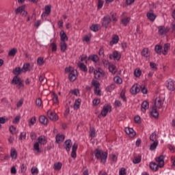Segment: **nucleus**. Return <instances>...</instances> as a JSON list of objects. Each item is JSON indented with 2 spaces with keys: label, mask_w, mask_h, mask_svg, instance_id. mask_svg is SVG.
<instances>
[{
  "label": "nucleus",
  "mask_w": 175,
  "mask_h": 175,
  "mask_svg": "<svg viewBox=\"0 0 175 175\" xmlns=\"http://www.w3.org/2000/svg\"><path fill=\"white\" fill-rule=\"evenodd\" d=\"M94 155L96 159H100L102 163H106L107 159V152H103L100 149H96L94 150Z\"/></svg>",
  "instance_id": "obj_1"
},
{
  "label": "nucleus",
  "mask_w": 175,
  "mask_h": 175,
  "mask_svg": "<svg viewBox=\"0 0 175 175\" xmlns=\"http://www.w3.org/2000/svg\"><path fill=\"white\" fill-rule=\"evenodd\" d=\"M166 158L165 155H161L159 157H156L154 159L155 161L157 162V165H159V167L160 168L163 167V166H165V159Z\"/></svg>",
  "instance_id": "obj_2"
},
{
  "label": "nucleus",
  "mask_w": 175,
  "mask_h": 175,
  "mask_svg": "<svg viewBox=\"0 0 175 175\" xmlns=\"http://www.w3.org/2000/svg\"><path fill=\"white\" fill-rule=\"evenodd\" d=\"M165 85L169 91H174L175 90V81L172 79H169L165 82Z\"/></svg>",
  "instance_id": "obj_3"
},
{
  "label": "nucleus",
  "mask_w": 175,
  "mask_h": 175,
  "mask_svg": "<svg viewBox=\"0 0 175 175\" xmlns=\"http://www.w3.org/2000/svg\"><path fill=\"white\" fill-rule=\"evenodd\" d=\"M12 84L17 85V88H21V85H23V81H21L20 77L18 76H14L12 79Z\"/></svg>",
  "instance_id": "obj_4"
},
{
  "label": "nucleus",
  "mask_w": 175,
  "mask_h": 175,
  "mask_svg": "<svg viewBox=\"0 0 175 175\" xmlns=\"http://www.w3.org/2000/svg\"><path fill=\"white\" fill-rule=\"evenodd\" d=\"M163 102H165V99L161 97H157L154 100L155 107H157V109H162Z\"/></svg>",
  "instance_id": "obj_5"
},
{
  "label": "nucleus",
  "mask_w": 175,
  "mask_h": 175,
  "mask_svg": "<svg viewBox=\"0 0 175 175\" xmlns=\"http://www.w3.org/2000/svg\"><path fill=\"white\" fill-rule=\"evenodd\" d=\"M47 116L49 117V118H50V120H52V121L58 120V116H57V113L51 109H49L47 111Z\"/></svg>",
  "instance_id": "obj_6"
},
{
  "label": "nucleus",
  "mask_w": 175,
  "mask_h": 175,
  "mask_svg": "<svg viewBox=\"0 0 175 175\" xmlns=\"http://www.w3.org/2000/svg\"><path fill=\"white\" fill-rule=\"evenodd\" d=\"M94 75L95 79H100V77H103V76H105V71L100 68L94 70Z\"/></svg>",
  "instance_id": "obj_7"
},
{
  "label": "nucleus",
  "mask_w": 175,
  "mask_h": 175,
  "mask_svg": "<svg viewBox=\"0 0 175 175\" xmlns=\"http://www.w3.org/2000/svg\"><path fill=\"white\" fill-rule=\"evenodd\" d=\"M110 111H111V106L109 105H104L101 111V116H103V117H106L107 116V113H110Z\"/></svg>",
  "instance_id": "obj_8"
},
{
  "label": "nucleus",
  "mask_w": 175,
  "mask_h": 175,
  "mask_svg": "<svg viewBox=\"0 0 175 175\" xmlns=\"http://www.w3.org/2000/svg\"><path fill=\"white\" fill-rule=\"evenodd\" d=\"M130 92L132 95H137L140 92V88L137 85V83H135L131 88Z\"/></svg>",
  "instance_id": "obj_9"
},
{
  "label": "nucleus",
  "mask_w": 175,
  "mask_h": 175,
  "mask_svg": "<svg viewBox=\"0 0 175 175\" xmlns=\"http://www.w3.org/2000/svg\"><path fill=\"white\" fill-rule=\"evenodd\" d=\"M110 23H111V18H110V16L107 15L103 17V27H105V28H107Z\"/></svg>",
  "instance_id": "obj_10"
},
{
  "label": "nucleus",
  "mask_w": 175,
  "mask_h": 175,
  "mask_svg": "<svg viewBox=\"0 0 175 175\" xmlns=\"http://www.w3.org/2000/svg\"><path fill=\"white\" fill-rule=\"evenodd\" d=\"M109 58L110 59H114V61H120L121 59V53L117 51H115L112 55H109Z\"/></svg>",
  "instance_id": "obj_11"
},
{
  "label": "nucleus",
  "mask_w": 175,
  "mask_h": 175,
  "mask_svg": "<svg viewBox=\"0 0 175 175\" xmlns=\"http://www.w3.org/2000/svg\"><path fill=\"white\" fill-rule=\"evenodd\" d=\"M124 131L126 132V135L129 136V137H135L136 136V132L132 128L126 127L124 129Z\"/></svg>",
  "instance_id": "obj_12"
},
{
  "label": "nucleus",
  "mask_w": 175,
  "mask_h": 175,
  "mask_svg": "<svg viewBox=\"0 0 175 175\" xmlns=\"http://www.w3.org/2000/svg\"><path fill=\"white\" fill-rule=\"evenodd\" d=\"M68 79L70 81H75L77 79V70H72L69 74Z\"/></svg>",
  "instance_id": "obj_13"
},
{
  "label": "nucleus",
  "mask_w": 175,
  "mask_h": 175,
  "mask_svg": "<svg viewBox=\"0 0 175 175\" xmlns=\"http://www.w3.org/2000/svg\"><path fill=\"white\" fill-rule=\"evenodd\" d=\"M45 12L41 15L42 18L47 17L51 13V5H46L44 8Z\"/></svg>",
  "instance_id": "obj_14"
},
{
  "label": "nucleus",
  "mask_w": 175,
  "mask_h": 175,
  "mask_svg": "<svg viewBox=\"0 0 175 175\" xmlns=\"http://www.w3.org/2000/svg\"><path fill=\"white\" fill-rule=\"evenodd\" d=\"M37 143H38L42 146H44V144H47V137H46V136H44V135H40L38 138Z\"/></svg>",
  "instance_id": "obj_15"
},
{
  "label": "nucleus",
  "mask_w": 175,
  "mask_h": 175,
  "mask_svg": "<svg viewBox=\"0 0 175 175\" xmlns=\"http://www.w3.org/2000/svg\"><path fill=\"white\" fill-rule=\"evenodd\" d=\"M148 107H150V104L148 103V101L145 100L142 103L141 111L143 113H146V111L148 110Z\"/></svg>",
  "instance_id": "obj_16"
},
{
  "label": "nucleus",
  "mask_w": 175,
  "mask_h": 175,
  "mask_svg": "<svg viewBox=\"0 0 175 175\" xmlns=\"http://www.w3.org/2000/svg\"><path fill=\"white\" fill-rule=\"evenodd\" d=\"M33 151H34V154L36 155H39V154H40V152H42V151L40 150L39 142H36L33 144Z\"/></svg>",
  "instance_id": "obj_17"
},
{
  "label": "nucleus",
  "mask_w": 175,
  "mask_h": 175,
  "mask_svg": "<svg viewBox=\"0 0 175 175\" xmlns=\"http://www.w3.org/2000/svg\"><path fill=\"white\" fill-rule=\"evenodd\" d=\"M65 146L64 148L66 149V151L69 152L70 151V148H72V140L68 139L64 142Z\"/></svg>",
  "instance_id": "obj_18"
},
{
  "label": "nucleus",
  "mask_w": 175,
  "mask_h": 175,
  "mask_svg": "<svg viewBox=\"0 0 175 175\" xmlns=\"http://www.w3.org/2000/svg\"><path fill=\"white\" fill-rule=\"evenodd\" d=\"M158 29L159 35H166V33L169 32V29H166V27L163 26H159Z\"/></svg>",
  "instance_id": "obj_19"
},
{
  "label": "nucleus",
  "mask_w": 175,
  "mask_h": 175,
  "mask_svg": "<svg viewBox=\"0 0 175 175\" xmlns=\"http://www.w3.org/2000/svg\"><path fill=\"white\" fill-rule=\"evenodd\" d=\"M77 151V144L75 143L72 147V152H71L72 158H76V157H77V154H76Z\"/></svg>",
  "instance_id": "obj_20"
},
{
  "label": "nucleus",
  "mask_w": 175,
  "mask_h": 175,
  "mask_svg": "<svg viewBox=\"0 0 175 175\" xmlns=\"http://www.w3.org/2000/svg\"><path fill=\"white\" fill-rule=\"evenodd\" d=\"M150 169L152 170V172H157L158 167H159V164H157L155 162H150L149 164Z\"/></svg>",
  "instance_id": "obj_21"
},
{
  "label": "nucleus",
  "mask_w": 175,
  "mask_h": 175,
  "mask_svg": "<svg viewBox=\"0 0 175 175\" xmlns=\"http://www.w3.org/2000/svg\"><path fill=\"white\" fill-rule=\"evenodd\" d=\"M39 121L40 124H42V125H47V124H49V119H47L44 116H40Z\"/></svg>",
  "instance_id": "obj_22"
},
{
  "label": "nucleus",
  "mask_w": 175,
  "mask_h": 175,
  "mask_svg": "<svg viewBox=\"0 0 175 175\" xmlns=\"http://www.w3.org/2000/svg\"><path fill=\"white\" fill-rule=\"evenodd\" d=\"M66 40H68V36L64 30H62L60 31V42H66Z\"/></svg>",
  "instance_id": "obj_23"
},
{
  "label": "nucleus",
  "mask_w": 175,
  "mask_h": 175,
  "mask_svg": "<svg viewBox=\"0 0 175 175\" xmlns=\"http://www.w3.org/2000/svg\"><path fill=\"white\" fill-rule=\"evenodd\" d=\"M108 69L112 75H116V73H117V68L116 67V65L113 64H109Z\"/></svg>",
  "instance_id": "obj_24"
},
{
  "label": "nucleus",
  "mask_w": 175,
  "mask_h": 175,
  "mask_svg": "<svg viewBox=\"0 0 175 175\" xmlns=\"http://www.w3.org/2000/svg\"><path fill=\"white\" fill-rule=\"evenodd\" d=\"M146 16L150 21H155V19L157 18V15L153 12H148Z\"/></svg>",
  "instance_id": "obj_25"
},
{
  "label": "nucleus",
  "mask_w": 175,
  "mask_h": 175,
  "mask_svg": "<svg viewBox=\"0 0 175 175\" xmlns=\"http://www.w3.org/2000/svg\"><path fill=\"white\" fill-rule=\"evenodd\" d=\"M77 65H78V67L79 68V69L81 70H82V72H87L88 70L87 66L85 64H84L83 63L79 62L77 64Z\"/></svg>",
  "instance_id": "obj_26"
},
{
  "label": "nucleus",
  "mask_w": 175,
  "mask_h": 175,
  "mask_svg": "<svg viewBox=\"0 0 175 175\" xmlns=\"http://www.w3.org/2000/svg\"><path fill=\"white\" fill-rule=\"evenodd\" d=\"M66 49H68V45L66 44V42L64 41H60V50L63 53H65L66 51Z\"/></svg>",
  "instance_id": "obj_27"
},
{
  "label": "nucleus",
  "mask_w": 175,
  "mask_h": 175,
  "mask_svg": "<svg viewBox=\"0 0 175 175\" xmlns=\"http://www.w3.org/2000/svg\"><path fill=\"white\" fill-rule=\"evenodd\" d=\"M31 69L32 66H31V64H29V63L23 64V72H29Z\"/></svg>",
  "instance_id": "obj_28"
},
{
  "label": "nucleus",
  "mask_w": 175,
  "mask_h": 175,
  "mask_svg": "<svg viewBox=\"0 0 175 175\" xmlns=\"http://www.w3.org/2000/svg\"><path fill=\"white\" fill-rule=\"evenodd\" d=\"M52 100L53 103V105H58L59 103V101L58 100V96L55 93H53L51 95Z\"/></svg>",
  "instance_id": "obj_29"
},
{
  "label": "nucleus",
  "mask_w": 175,
  "mask_h": 175,
  "mask_svg": "<svg viewBox=\"0 0 175 175\" xmlns=\"http://www.w3.org/2000/svg\"><path fill=\"white\" fill-rule=\"evenodd\" d=\"M158 144H159V141H155L150 146V151H155L157 150V148L158 147Z\"/></svg>",
  "instance_id": "obj_30"
},
{
  "label": "nucleus",
  "mask_w": 175,
  "mask_h": 175,
  "mask_svg": "<svg viewBox=\"0 0 175 175\" xmlns=\"http://www.w3.org/2000/svg\"><path fill=\"white\" fill-rule=\"evenodd\" d=\"M56 142L58 143V144L62 143V142H64V140L65 139V137L64 136V135H56Z\"/></svg>",
  "instance_id": "obj_31"
},
{
  "label": "nucleus",
  "mask_w": 175,
  "mask_h": 175,
  "mask_svg": "<svg viewBox=\"0 0 175 175\" xmlns=\"http://www.w3.org/2000/svg\"><path fill=\"white\" fill-rule=\"evenodd\" d=\"M170 49V44L167 43L165 44L163 46V50L162 51V54L163 55H167V51Z\"/></svg>",
  "instance_id": "obj_32"
},
{
  "label": "nucleus",
  "mask_w": 175,
  "mask_h": 175,
  "mask_svg": "<svg viewBox=\"0 0 175 175\" xmlns=\"http://www.w3.org/2000/svg\"><path fill=\"white\" fill-rule=\"evenodd\" d=\"M53 169L54 170H61L62 169V163L57 162L53 164Z\"/></svg>",
  "instance_id": "obj_33"
},
{
  "label": "nucleus",
  "mask_w": 175,
  "mask_h": 175,
  "mask_svg": "<svg viewBox=\"0 0 175 175\" xmlns=\"http://www.w3.org/2000/svg\"><path fill=\"white\" fill-rule=\"evenodd\" d=\"M142 57H145V58H148L150 57L149 50L148 48H144L142 51Z\"/></svg>",
  "instance_id": "obj_34"
},
{
  "label": "nucleus",
  "mask_w": 175,
  "mask_h": 175,
  "mask_svg": "<svg viewBox=\"0 0 175 175\" xmlns=\"http://www.w3.org/2000/svg\"><path fill=\"white\" fill-rule=\"evenodd\" d=\"M129 21H131V18L126 16L123 18H122L121 22L122 24H123V25H124V27H126V25H128V24H129Z\"/></svg>",
  "instance_id": "obj_35"
},
{
  "label": "nucleus",
  "mask_w": 175,
  "mask_h": 175,
  "mask_svg": "<svg viewBox=\"0 0 175 175\" xmlns=\"http://www.w3.org/2000/svg\"><path fill=\"white\" fill-rule=\"evenodd\" d=\"M80 105H81V99L78 98L75 100L74 104L75 110H78V109H80Z\"/></svg>",
  "instance_id": "obj_36"
},
{
  "label": "nucleus",
  "mask_w": 175,
  "mask_h": 175,
  "mask_svg": "<svg viewBox=\"0 0 175 175\" xmlns=\"http://www.w3.org/2000/svg\"><path fill=\"white\" fill-rule=\"evenodd\" d=\"M21 72H23V69L20 67H16L13 70L12 73H14L15 76L18 77V75H21Z\"/></svg>",
  "instance_id": "obj_37"
},
{
  "label": "nucleus",
  "mask_w": 175,
  "mask_h": 175,
  "mask_svg": "<svg viewBox=\"0 0 175 175\" xmlns=\"http://www.w3.org/2000/svg\"><path fill=\"white\" fill-rule=\"evenodd\" d=\"M151 116L154 118H158V117H159V113H158V111H157V108H152L151 111Z\"/></svg>",
  "instance_id": "obj_38"
},
{
  "label": "nucleus",
  "mask_w": 175,
  "mask_h": 175,
  "mask_svg": "<svg viewBox=\"0 0 175 175\" xmlns=\"http://www.w3.org/2000/svg\"><path fill=\"white\" fill-rule=\"evenodd\" d=\"M88 60L91 59V61H93V62H98V61H99V57H98L97 55H93L89 56L88 57Z\"/></svg>",
  "instance_id": "obj_39"
},
{
  "label": "nucleus",
  "mask_w": 175,
  "mask_h": 175,
  "mask_svg": "<svg viewBox=\"0 0 175 175\" xmlns=\"http://www.w3.org/2000/svg\"><path fill=\"white\" fill-rule=\"evenodd\" d=\"M120 40V37L118 36H114L112 38V40L110 42V44H117L118 43V41Z\"/></svg>",
  "instance_id": "obj_40"
},
{
  "label": "nucleus",
  "mask_w": 175,
  "mask_h": 175,
  "mask_svg": "<svg viewBox=\"0 0 175 175\" xmlns=\"http://www.w3.org/2000/svg\"><path fill=\"white\" fill-rule=\"evenodd\" d=\"M142 162V156L135 157L133 159V163L137 165V163H140Z\"/></svg>",
  "instance_id": "obj_41"
},
{
  "label": "nucleus",
  "mask_w": 175,
  "mask_h": 175,
  "mask_svg": "<svg viewBox=\"0 0 175 175\" xmlns=\"http://www.w3.org/2000/svg\"><path fill=\"white\" fill-rule=\"evenodd\" d=\"M150 140L153 142H158L157 133L154 132L150 135Z\"/></svg>",
  "instance_id": "obj_42"
},
{
  "label": "nucleus",
  "mask_w": 175,
  "mask_h": 175,
  "mask_svg": "<svg viewBox=\"0 0 175 175\" xmlns=\"http://www.w3.org/2000/svg\"><path fill=\"white\" fill-rule=\"evenodd\" d=\"M10 157L12 158V159H16L17 158V151L16 149L12 148L10 152Z\"/></svg>",
  "instance_id": "obj_43"
},
{
  "label": "nucleus",
  "mask_w": 175,
  "mask_h": 175,
  "mask_svg": "<svg viewBox=\"0 0 175 175\" xmlns=\"http://www.w3.org/2000/svg\"><path fill=\"white\" fill-rule=\"evenodd\" d=\"M162 49H163V47L161 45H156L154 46V51L155 53H157V54H161V53H162L163 51Z\"/></svg>",
  "instance_id": "obj_44"
},
{
  "label": "nucleus",
  "mask_w": 175,
  "mask_h": 175,
  "mask_svg": "<svg viewBox=\"0 0 175 175\" xmlns=\"http://www.w3.org/2000/svg\"><path fill=\"white\" fill-rule=\"evenodd\" d=\"M39 81L42 84H46V83H47V79H46V77L44 76V74H42L40 76Z\"/></svg>",
  "instance_id": "obj_45"
},
{
  "label": "nucleus",
  "mask_w": 175,
  "mask_h": 175,
  "mask_svg": "<svg viewBox=\"0 0 175 175\" xmlns=\"http://www.w3.org/2000/svg\"><path fill=\"white\" fill-rule=\"evenodd\" d=\"M16 54H17V49L13 48L12 49H11L9 53H8V55L9 57H14V55H16Z\"/></svg>",
  "instance_id": "obj_46"
},
{
  "label": "nucleus",
  "mask_w": 175,
  "mask_h": 175,
  "mask_svg": "<svg viewBox=\"0 0 175 175\" xmlns=\"http://www.w3.org/2000/svg\"><path fill=\"white\" fill-rule=\"evenodd\" d=\"M115 89H116V85L114 83H111L110 85L106 88V91H108L109 92H111V91H113Z\"/></svg>",
  "instance_id": "obj_47"
},
{
  "label": "nucleus",
  "mask_w": 175,
  "mask_h": 175,
  "mask_svg": "<svg viewBox=\"0 0 175 175\" xmlns=\"http://www.w3.org/2000/svg\"><path fill=\"white\" fill-rule=\"evenodd\" d=\"M92 85L94 87V89L99 88V87H100V83L96 80H93L92 81Z\"/></svg>",
  "instance_id": "obj_48"
},
{
  "label": "nucleus",
  "mask_w": 175,
  "mask_h": 175,
  "mask_svg": "<svg viewBox=\"0 0 175 175\" xmlns=\"http://www.w3.org/2000/svg\"><path fill=\"white\" fill-rule=\"evenodd\" d=\"M113 81L116 83V84H122V79L118 76L115 77L113 78Z\"/></svg>",
  "instance_id": "obj_49"
},
{
  "label": "nucleus",
  "mask_w": 175,
  "mask_h": 175,
  "mask_svg": "<svg viewBox=\"0 0 175 175\" xmlns=\"http://www.w3.org/2000/svg\"><path fill=\"white\" fill-rule=\"evenodd\" d=\"M91 31H93V32H97V31H99V25H92L90 27Z\"/></svg>",
  "instance_id": "obj_50"
},
{
  "label": "nucleus",
  "mask_w": 175,
  "mask_h": 175,
  "mask_svg": "<svg viewBox=\"0 0 175 175\" xmlns=\"http://www.w3.org/2000/svg\"><path fill=\"white\" fill-rule=\"evenodd\" d=\"M21 13H23V5L19 6L15 10V14H16V16L21 14Z\"/></svg>",
  "instance_id": "obj_51"
},
{
  "label": "nucleus",
  "mask_w": 175,
  "mask_h": 175,
  "mask_svg": "<svg viewBox=\"0 0 175 175\" xmlns=\"http://www.w3.org/2000/svg\"><path fill=\"white\" fill-rule=\"evenodd\" d=\"M37 64L40 65V66H42V65L44 64V59L43 57H38L37 59Z\"/></svg>",
  "instance_id": "obj_52"
},
{
  "label": "nucleus",
  "mask_w": 175,
  "mask_h": 175,
  "mask_svg": "<svg viewBox=\"0 0 175 175\" xmlns=\"http://www.w3.org/2000/svg\"><path fill=\"white\" fill-rule=\"evenodd\" d=\"M31 174L33 175H38V173H39V170L36 167H33L31 170Z\"/></svg>",
  "instance_id": "obj_53"
},
{
  "label": "nucleus",
  "mask_w": 175,
  "mask_h": 175,
  "mask_svg": "<svg viewBox=\"0 0 175 175\" xmlns=\"http://www.w3.org/2000/svg\"><path fill=\"white\" fill-rule=\"evenodd\" d=\"M134 75L135 77H140V76H142V70H140V69L135 70Z\"/></svg>",
  "instance_id": "obj_54"
},
{
  "label": "nucleus",
  "mask_w": 175,
  "mask_h": 175,
  "mask_svg": "<svg viewBox=\"0 0 175 175\" xmlns=\"http://www.w3.org/2000/svg\"><path fill=\"white\" fill-rule=\"evenodd\" d=\"M150 66L152 70H157L158 67L157 66V64L154 62H150Z\"/></svg>",
  "instance_id": "obj_55"
},
{
  "label": "nucleus",
  "mask_w": 175,
  "mask_h": 175,
  "mask_svg": "<svg viewBox=\"0 0 175 175\" xmlns=\"http://www.w3.org/2000/svg\"><path fill=\"white\" fill-rule=\"evenodd\" d=\"M111 16L113 22L117 23V21H118V18H117V15L113 12H111Z\"/></svg>",
  "instance_id": "obj_56"
},
{
  "label": "nucleus",
  "mask_w": 175,
  "mask_h": 175,
  "mask_svg": "<svg viewBox=\"0 0 175 175\" xmlns=\"http://www.w3.org/2000/svg\"><path fill=\"white\" fill-rule=\"evenodd\" d=\"M20 120H21V116H17L12 121L13 124H18L20 122Z\"/></svg>",
  "instance_id": "obj_57"
},
{
  "label": "nucleus",
  "mask_w": 175,
  "mask_h": 175,
  "mask_svg": "<svg viewBox=\"0 0 175 175\" xmlns=\"http://www.w3.org/2000/svg\"><path fill=\"white\" fill-rule=\"evenodd\" d=\"M109 159H111V161H112V162H117V156L116 154H110L109 155Z\"/></svg>",
  "instance_id": "obj_58"
},
{
  "label": "nucleus",
  "mask_w": 175,
  "mask_h": 175,
  "mask_svg": "<svg viewBox=\"0 0 175 175\" xmlns=\"http://www.w3.org/2000/svg\"><path fill=\"white\" fill-rule=\"evenodd\" d=\"M120 98L122 99L123 102H126V96H125V92L124 91L120 93Z\"/></svg>",
  "instance_id": "obj_59"
},
{
  "label": "nucleus",
  "mask_w": 175,
  "mask_h": 175,
  "mask_svg": "<svg viewBox=\"0 0 175 175\" xmlns=\"http://www.w3.org/2000/svg\"><path fill=\"white\" fill-rule=\"evenodd\" d=\"M92 103L94 106H98L100 103V99L99 98H95L93 100Z\"/></svg>",
  "instance_id": "obj_60"
},
{
  "label": "nucleus",
  "mask_w": 175,
  "mask_h": 175,
  "mask_svg": "<svg viewBox=\"0 0 175 175\" xmlns=\"http://www.w3.org/2000/svg\"><path fill=\"white\" fill-rule=\"evenodd\" d=\"M119 175H126V170H125L124 167H122L119 171Z\"/></svg>",
  "instance_id": "obj_61"
},
{
  "label": "nucleus",
  "mask_w": 175,
  "mask_h": 175,
  "mask_svg": "<svg viewBox=\"0 0 175 175\" xmlns=\"http://www.w3.org/2000/svg\"><path fill=\"white\" fill-rule=\"evenodd\" d=\"M9 131H10V133H12V135H15L16 127H14V126H10Z\"/></svg>",
  "instance_id": "obj_62"
},
{
  "label": "nucleus",
  "mask_w": 175,
  "mask_h": 175,
  "mask_svg": "<svg viewBox=\"0 0 175 175\" xmlns=\"http://www.w3.org/2000/svg\"><path fill=\"white\" fill-rule=\"evenodd\" d=\"M90 135L91 137H95L96 133L95 132V129H91Z\"/></svg>",
  "instance_id": "obj_63"
},
{
  "label": "nucleus",
  "mask_w": 175,
  "mask_h": 175,
  "mask_svg": "<svg viewBox=\"0 0 175 175\" xmlns=\"http://www.w3.org/2000/svg\"><path fill=\"white\" fill-rule=\"evenodd\" d=\"M51 46L52 47V51H57V44L55 42H52Z\"/></svg>",
  "instance_id": "obj_64"
}]
</instances>
